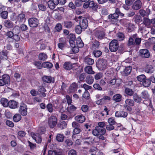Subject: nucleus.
I'll return each mask as SVG.
<instances>
[{
	"instance_id": "7ed1b4c3",
	"label": "nucleus",
	"mask_w": 155,
	"mask_h": 155,
	"mask_svg": "<svg viewBox=\"0 0 155 155\" xmlns=\"http://www.w3.org/2000/svg\"><path fill=\"white\" fill-rule=\"evenodd\" d=\"M118 48L119 43L118 41L116 39L112 40L109 44V48L111 52H116Z\"/></svg>"
},
{
	"instance_id": "4c0bfd02",
	"label": "nucleus",
	"mask_w": 155,
	"mask_h": 155,
	"mask_svg": "<svg viewBox=\"0 0 155 155\" xmlns=\"http://www.w3.org/2000/svg\"><path fill=\"white\" fill-rule=\"evenodd\" d=\"M141 96L143 99H148L149 98V94L147 91H143L141 93Z\"/></svg>"
},
{
	"instance_id": "ea45409f",
	"label": "nucleus",
	"mask_w": 155,
	"mask_h": 155,
	"mask_svg": "<svg viewBox=\"0 0 155 155\" xmlns=\"http://www.w3.org/2000/svg\"><path fill=\"white\" fill-rule=\"evenodd\" d=\"M77 109V107L73 105H70L68 107L67 109V110L70 113H72L75 110Z\"/></svg>"
},
{
	"instance_id": "338daca9",
	"label": "nucleus",
	"mask_w": 155,
	"mask_h": 155,
	"mask_svg": "<svg viewBox=\"0 0 155 155\" xmlns=\"http://www.w3.org/2000/svg\"><path fill=\"white\" fill-rule=\"evenodd\" d=\"M116 82V79L115 78H110V79L107 82L108 84L110 85H114L115 84Z\"/></svg>"
},
{
	"instance_id": "5fc2aeb1",
	"label": "nucleus",
	"mask_w": 155,
	"mask_h": 155,
	"mask_svg": "<svg viewBox=\"0 0 155 155\" xmlns=\"http://www.w3.org/2000/svg\"><path fill=\"white\" fill-rule=\"evenodd\" d=\"M93 54L94 56L96 58L100 57L102 54L101 51L99 50H95L93 52Z\"/></svg>"
},
{
	"instance_id": "2eb2a0df",
	"label": "nucleus",
	"mask_w": 155,
	"mask_h": 155,
	"mask_svg": "<svg viewBox=\"0 0 155 155\" xmlns=\"http://www.w3.org/2000/svg\"><path fill=\"white\" fill-rule=\"evenodd\" d=\"M18 103L13 100H11L9 102L8 107L11 108L15 109L18 107Z\"/></svg>"
},
{
	"instance_id": "9d476101",
	"label": "nucleus",
	"mask_w": 155,
	"mask_h": 155,
	"mask_svg": "<svg viewBox=\"0 0 155 155\" xmlns=\"http://www.w3.org/2000/svg\"><path fill=\"white\" fill-rule=\"evenodd\" d=\"M31 135L33 139L35 140L36 143H40L42 141L41 136L38 134H35L33 132L31 134Z\"/></svg>"
},
{
	"instance_id": "a878e982",
	"label": "nucleus",
	"mask_w": 155,
	"mask_h": 155,
	"mask_svg": "<svg viewBox=\"0 0 155 155\" xmlns=\"http://www.w3.org/2000/svg\"><path fill=\"white\" fill-rule=\"evenodd\" d=\"M77 85L76 83H73L69 87V92H74L77 88Z\"/></svg>"
},
{
	"instance_id": "39448f33",
	"label": "nucleus",
	"mask_w": 155,
	"mask_h": 155,
	"mask_svg": "<svg viewBox=\"0 0 155 155\" xmlns=\"http://www.w3.org/2000/svg\"><path fill=\"white\" fill-rule=\"evenodd\" d=\"M28 24L31 27H37L39 24V20L35 18H29L28 20Z\"/></svg>"
},
{
	"instance_id": "e2e57ef3",
	"label": "nucleus",
	"mask_w": 155,
	"mask_h": 155,
	"mask_svg": "<svg viewBox=\"0 0 155 155\" xmlns=\"http://www.w3.org/2000/svg\"><path fill=\"white\" fill-rule=\"evenodd\" d=\"M82 111L84 113L88 111L89 109L88 106L86 105H83L81 107Z\"/></svg>"
},
{
	"instance_id": "ddd939ff",
	"label": "nucleus",
	"mask_w": 155,
	"mask_h": 155,
	"mask_svg": "<svg viewBox=\"0 0 155 155\" xmlns=\"http://www.w3.org/2000/svg\"><path fill=\"white\" fill-rule=\"evenodd\" d=\"M127 113L123 111H116L115 113V116L117 117H123L125 118L127 116Z\"/></svg>"
},
{
	"instance_id": "9b49d317",
	"label": "nucleus",
	"mask_w": 155,
	"mask_h": 155,
	"mask_svg": "<svg viewBox=\"0 0 155 155\" xmlns=\"http://www.w3.org/2000/svg\"><path fill=\"white\" fill-rule=\"evenodd\" d=\"M141 56L143 58H148L150 56V53L147 49H142L139 51Z\"/></svg>"
},
{
	"instance_id": "864d4df0",
	"label": "nucleus",
	"mask_w": 155,
	"mask_h": 155,
	"mask_svg": "<svg viewBox=\"0 0 155 155\" xmlns=\"http://www.w3.org/2000/svg\"><path fill=\"white\" fill-rule=\"evenodd\" d=\"M119 16L117 14L114 13L110 14L108 16V18L110 20L117 19L118 18Z\"/></svg>"
},
{
	"instance_id": "e433bc0d",
	"label": "nucleus",
	"mask_w": 155,
	"mask_h": 155,
	"mask_svg": "<svg viewBox=\"0 0 155 155\" xmlns=\"http://www.w3.org/2000/svg\"><path fill=\"white\" fill-rule=\"evenodd\" d=\"M124 91L126 94L130 96H132L134 94V91L132 90L128 87L126 88Z\"/></svg>"
},
{
	"instance_id": "37998d69",
	"label": "nucleus",
	"mask_w": 155,
	"mask_h": 155,
	"mask_svg": "<svg viewBox=\"0 0 155 155\" xmlns=\"http://www.w3.org/2000/svg\"><path fill=\"white\" fill-rule=\"evenodd\" d=\"M150 84V81L148 79L146 78L142 83V84L145 87H149Z\"/></svg>"
},
{
	"instance_id": "f3484780",
	"label": "nucleus",
	"mask_w": 155,
	"mask_h": 155,
	"mask_svg": "<svg viewBox=\"0 0 155 155\" xmlns=\"http://www.w3.org/2000/svg\"><path fill=\"white\" fill-rule=\"evenodd\" d=\"M2 79L7 84H10V78L9 76L7 74L3 75L2 77Z\"/></svg>"
},
{
	"instance_id": "de8ad7c7",
	"label": "nucleus",
	"mask_w": 155,
	"mask_h": 155,
	"mask_svg": "<svg viewBox=\"0 0 155 155\" xmlns=\"http://www.w3.org/2000/svg\"><path fill=\"white\" fill-rule=\"evenodd\" d=\"M117 36L118 40L120 41H123L125 38L124 34L122 33H118L117 34Z\"/></svg>"
},
{
	"instance_id": "c85d7f7f",
	"label": "nucleus",
	"mask_w": 155,
	"mask_h": 155,
	"mask_svg": "<svg viewBox=\"0 0 155 155\" xmlns=\"http://www.w3.org/2000/svg\"><path fill=\"white\" fill-rule=\"evenodd\" d=\"M70 35L72 36V38H70L69 41L71 47H74L75 46L76 44V42H75V36L73 35Z\"/></svg>"
},
{
	"instance_id": "f704fd0d",
	"label": "nucleus",
	"mask_w": 155,
	"mask_h": 155,
	"mask_svg": "<svg viewBox=\"0 0 155 155\" xmlns=\"http://www.w3.org/2000/svg\"><path fill=\"white\" fill-rule=\"evenodd\" d=\"M122 96L120 94H117L114 95L113 97V100L116 102H119L121 100Z\"/></svg>"
},
{
	"instance_id": "393cba45",
	"label": "nucleus",
	"mask_w": 155,
	"mask_h": 155,
	"mask_svg": "<svg viewBox=\"0 0 155 155\" xmlns=\"http://www.w3.org/2000/svg\"><path fill=\"white\" fill-rule=\"evenodd\" d=\"M76 44L77 47L81 48L84 46V43L82 42L81 38L78 37L76 40Z\"/></svg>"
},
{
	"instance_id": "6ab92c4d",
	"label": "nucleus",
	"mask_w": 155,
	"mask_h": 155,
	"mask_svg": "<svg viewBox=\"0 0 155 155\" xmlns=\"http://www.w3.org/2000/svg\"><path fill=\"white\" fill-rule=\"evenodd\" d=\"M8 55V52L6 50H3L0 53V58L1 59L7 60Z\"/></svg>"
},
{
	"instance_id": "0eeeda50",
	"label": "nucleus",
	"mask_w": 155,
	"mask_h": 155,
	"mask_svg": "<svg viewBox=\"0 0 155 155\" xmlns=\"http://www.w3.org/2000/svg\"><path fill=\"white\" fill-rule=\"evenodd\" d=\"M57 119L56 117L51 116L48 119V123L51 128H53L56 125Z\"/></svg>"
},
{
	"instance_id": "69168bd1",
	"label": "nucleus",
	"mask_w": 155,
	"mask_h": 155,
	"mask_svg": "<svg viewBox=\"0 0 155 155\" xmlns=\"http://www.w3.org/2000/svg\"><path fill=\"white\" fill-rule=\"evenodd\" d=\"M62 29V26L61 24L58 23L55 27V29L58 32H60Z\"/></svg>"
},
{
	"instance_id": "bb28decb",
	"label": "nucleus",
	"mask_w": 155,
	"mask_h": 155,
	"mask_svg": "<svg viewBox=\"0 0 155 155\" xmlns=\"http://www.w3.org/2000/svg\"><path fill=\"white\" fill-rule=\"evenodd\" d=\"M89 8H92V9L94 10L97 9L98 8V6L96 3H94V1H91L90 2H88Z\"/></svg>"
},
{
	"instance_id": "dca6fc26",
	"label": "nucleus",
	"mask_w": 155,
	"mask_h": 155,
	"mask_svg": "<svg viewBox=\"0 0 155 155\" xmlns=\"http://www.w3.org/2000/svg\"><path fill=\"white\" fill-rule=\"evenodd\" d=\"M38 90L41 94L40 95L41 97H45L46 94L45 92L46 91V89L42 85H40L38 87Z\"/></svg>"
},
{
	"instance_id": "5701e85b",
	"label": "nucleus",
	"mask_w": 155,
	"mask_h": 155,
	"mask_svg": "<svg viewBox=\"0 0 155 155\" xmlns=\"http://www.w3.org/2000/svg\"><path fill=\"white\" fill-rule=\"evenodd\" d=\"M75 120L78 122L82 123L85 120V117L82 115H78L75 117Z\"/></svg>"
},
{
	"instance_id": "1a4fd4ad",
	"label": "nucleus",
	"mask_w": 155,
	"mask_h": 155,
	"mask_svg": "<svg viewBox=\"0 0 155 155\" xmlns=\"http://www.w3.org/2000/svg\"><path fill=\"white\" fill-rule=\"evenodd\" d=\"M79 25L83 30H84L86 29L88 26L87 19L86 18L80 19L79 20Z\"/></svg>"
},
{
	"instance_id": "b1692460",
	"label": "nucleus",
	"mask_w": 155,
	"mask_h": 155,
	"mask_svg": "<svg viewBox=\"0 0 155 155\" xmlns=\"http://www.w3.org/2000/svg\"><path fill=\"white\" fill-rule=\"evenodd\" d=\"M63 68L65 70H69L72 69V65L70 62H65L63 64Z\"/></svg>"
},
{
	"instance_id": "052dcab7",
	"label": "nucleus",
	"mask_w": 155,
	"mask_h": 155,
	"mask_svg": "<svg viewBox=\"0 0 155 155\" xmlns=\"http://www.w3.org/2000/svg\"><path fill=\"white\" fill-rule=\"evenodd\" d=\"M8 12L6 11H2L0 13V16L4 19H6L8 17Z\"/></svg>"
},
{
	"instance_id": "20e7f679",
	"label": "nucleus",
	"mask_w": 155,
	"mask_h": 155,
	"mask_svg": "<svg viewBox=\"0 0 155 155\" xmlns=\"http://www.w3.org/2000/svg\"><path fill=\"white\" fill-rule=\"evenodd\" d=\"M106 130L104 128H101L99 126H96L95 129L92 131L93 134L95 136H98L100 134H105Z\"/></svg>"
},
{
	"instance_id": "a18cd8bd",
	"label": "nucleus",
	"mask_w": 155,
	"mask_h": 155,
	"mask_svg": "<svg viewBox=\"0 0 155 155\" xmlns=\"http://www.w3.org/2000/svg\"><path fill=\"white\" fill-rule=\"evenodd\" d=\"M38 58L40 60L44 61L47 59V56L44 53H41L39 54Z\"/></svg>"
},
{
	"instance_id": "aec40b11",
	"label": "nucleus",
	"mask_w": 155,
	"mask_h": 155,
	"mask_svg": "<svg viewBox=\"0 0 155 155\" xmlns=\"http://www.w3.org/2000/svg\"><path fill=\"white\" fill-rule=\"evenodd\" d=\"M5 26L8 28H10L13 27L14 25L13 22L10 20H5L4 21Z\"/></svg>"
},
{
	"instance_id": "c03bdc74",
	"label": "nucleus",
	"mask_w": 155,
	"mask_h": 155,
	"mask_svg": "<svg viewBox=\"0 0 155 155\" xmlns=\"http://www.w3.org/2000/svg\"><path fill=\"white\" fill-rule=\"evenodd\" d=\"M73 25L72 22L70 21H64V26L68 28H71Z\"/></svg>"
},
{
	"instance_id": "13d9d810",
	"label": "nucleus",
	"mask_w": 155,
	"mask_h": 155,
	"mask_svg": "<svg viewBox=\"0 0 155 155\" xmlns=\"http://www.w3.org/2000/svg\"><path fill=\"white\" fill-rule=\"evenodd\" d=\"M146 78V76L144 74H141L137 77V80L143 82Z\"/></svg>"
},
{
	"instance_id": "8fccbe9b",
	"label": "nucleus",
	"mask_w": 155,
	"mask_h": 155,
	"mask_svg": "<svg viewBox=\"0 0 155 155\" xmlns=\"http://www.w3.org/2000/svg\"><path fill=\"white\" fill-rule=\"evenodd\" d=\"M48 7L51 9H53L57 5L51 0L47 2Z\"/></svg>"
},
{
	"instance_id": "473e14b6",
	"label": "nucleus",
	"mask_w": 155,
	"mask_h": 155,
	"mask_svg": "<svg viewBox=\"0 0 155 155\" xmlns=\"http://www.w3.org/2000/svg\"><path fill=\"white\" fill-rule=\"evenodd\" d=\"M12 31L14 35H18L20 32V27L18 26H15L12 29Z\"/></svg>"
},
{
	"instance_id": "6e6d98bb",
	"label": "nucleus",
	"mask_w": 155,
	"mask_h": 155,
	"mask_svg": "<svg viewBox=\"0 0 155 155\" xmlns=\"http://www.w3.org/2000/svg\"><path fill=\"white\" fill-rule=\"evenodd\" d=\"M82 28L80 25H77L75 27V31L78 34H81L82 30H83Z\"/></svg>"
},
{
	"instance_id": "f8f14e48",
	"label": "nucleus",
	"mask_w": 155,
	"mask_h": 155,
	"mask_svg": "<svg viewBox=\"0 0 155 155\" xmlns=\"http://www.w3.org/2000/svg\"><path fill=\"white\" fill-rule=\"evenodd\" d=\"M154 71V67L151 65L147 64L144 68V71L148 74H151Z\"/></svg>"
},
{
	"instance_id": "603ef678",
	"label": "nucleus",
	"mask_w": 155,
	"mask_h": 155,
	"mask_svg": "<svg viewBox=\"0 0 155 155\" xmlns=\"http://www.w3.org/2000/svg\"><path fill=\"white\" fill-rule=\"evenodd\" d=\"M109 110H108L106 106L104 107V108L103 111L101 112L100 114V115L102 117H103L105 114L107 115L109 114Z\"/></svg>"
},
{
	"instance_id": "72a5a7b5",
	"label": "nucleus",
	"mask_w": 155,
	"mask_h": 155,
	"mask_svg": "<svg viewBox=\"0 0 155 155\" xmlns=\"http://www.w3.org/2000/svg\"><path fill=\"white\" fill-rule=\"evenodd\" d=\"M143 23L147 27H149L150 25L151 20L148 18L144 17L143 18Z\"/></svg>"
},
{
	"instance_id": "6e6552de",
	"label": "nucleus",
	"mask_w": 155,
	"mask_h": 155,
	"mask_svg": "<svg viewBox=\"0 0 155 155\" xmlns=\"http://www.w3.org/2000/svg\"><path fill=\"white\" fill-rule=\"evenodd\" d=\"M142 6V3L140 0L136 1L133 3L132 6V8L135 10H137L141 8Z\"/></svg>"
},
{
	"instance_id": "bf43d9fd",
	"label": "nucleus",
	"mask_w": 155,
	"mask_h": 155,
	"mask_svg": "<svg viewBox=\"0 0 155 155\" xmlns=\"http://www.w3.org/2000/svg\"><path fill=\"white\" fill-rule=\"evenodd\" d=\"M5 35L8 38H12L14 35V34H13V32H12V31H9L6 33Z\"/></svg>"
},
{
	"instance_id": "c756f323",
	"label": "nucleus",
	"mask_w": 155,
	"mask_h": 155,
	"mask_svg": "<svg viewBox=\"0 0 155 155\" xmlns=\"http://www.w3.org/2000/svg\"><path fill=\"white\" fill-rule=\"evenodd\" d=\"M132 67L131 66H127L124 70L123 74L125 76L129 74L132 70Z\"/></svg>"
},
{
	"instance_id": "0e129e2a",
	"label": "nucleus",
	"mask_w": 155,
	"mask_h": 155,
	"mask_svg": "<svg viewBox=\"0 0 155 155\" xmlns=\"http://www.w3.org/2000/svg\"><path fill=\"white\" fill-rule=\"evenodd\" d=\"M14 77L15 78L16 80L18 82L21 81V79L20 78L21 75L17 73H15L14 75Z\"/></svg>"
},
{
	"instance_id": "f257e3e1",
	"label": "nucleus",
	"mask_w": 155,
	"mask_h": 155,
	"mask_svg": "<svg viewBox=\"0 0 155 155\" xmlns=\"http://www.w3.org/2000/svg\"><path fill=\"white\" fill-rule=\"evenodd\" d=\"M142 39L138 37L137 34H135L131 35L129 38L127 45L128 46L134 47L140 45Z\"/></svg>"
},
{
	"instance_id": "a19ab883",
	"label": "nucleus",
	"mask_w": 155,
	"mask_h": 155,
	"mask_svg": "<svg viewBox=\"0 0 155 155\" xmlns=\"http://www.w3.org/2000/svg\"><path fill=\"white\" fill-rule=\"evenodd\" d=\"M1 103L4 107H6L8 105L9 102L7 99L3 98H1Z\"/></svg>"
},
{
	"instance_id": "412c9836",
	"label": "nucleus",
	"mask_w": 155,
	"mask_h": 155,
	"mask_svg": "<svg viewBox=\"0 0 155 155\" xmlns=\"http://www.w3.org/2000/svg\"><path fill=\"white\" fill-rule=\"evenodd\" d=\"M84 70L86 73L89 74H94L95 73L94 71H93L91 66H88L85 67Z\"/></svg>"
},
{
	"instance_id": "4d7b16f0",
	"label": "nucleus",
	"mask_w": 155,
	"mask_h": 155,
	"mask_svg": "<svg viewBox=\"0 0 155 155\" xmlns=\"http://www.w3.org/2000/svg\"><path fill=\"white\" fill-rule=\"evenodd\" d=\"M18 19L21 21H23L25 20V15L23 13L19 14L18 16Z\"/></svg>"
},
{
	"instance_id": "cd10ccee",
	"label": "nucleus",
	"mask_w": 155,
	"mask_h": 155,
	"mask_svg": "<svg viewBox=\"0 0 155 155\" xmlns=\"http://www.w3.org/2000/svg\"><path fill=\"white\" fill-rule=\"evenodd\" d=\"M42 80L44 82L49 83L51 82L52 78L50 76H44L42 77Z\"/></svg>"
},
{
	"instance_id": "f03ea898",
	"label": "nucleus",
	"mask_w": 155,
	"mask_h": 155,
	"mask_svg": "<svg viewBox=\"0 0 155 155\" xmlns=\"http://www.w3.org/2000/svg\"><path fill=\"white\" fill-rule=\"evenodd\" d=\"M97 67L100 70L105 69L107 66V61L106 59L101 58L99 59L97 63Z\"/></svg>"
},
{
	"instance_id": "79ce46f5",
	"label": "nucleus",
	"mask_w": 155,
	"mask_h": 155,
	"mask_svg": "<svg viewBox=\"0 0 155 155\" xmlns=\"http://www.w3.org/2000/svg\"><path fill=\"white\" fill-rule=\"evenodd\" d=\"M21 117L20 114H16L14 115L13 117V119L14 121L15 122H18L21 119Z\"/></svg>"
},
{
	"instance_id": "7c9ffc66",
	"label": "nucleus",
	"mask_w": 155,
	"mask_h": 155,
	"mask_svg": "<svg viewBox=\"0 0 155 155\" xmlns=\"http://www.w3.org/2000/svg\"><path fill=\"white\" fill-rule=\"evenodd\" d=\"M133 98L134 101L137 103H140L142 101L141 97H139L136 93L133 95Z\"/></svg>"
},
{
	"instance_id": "680f3d73",
	"label": "nucleus",
	"mask_w": 155,
	"mask_h": 155,
	"mask_svg": "<svg viewBox=\"0 0 155 155\" xmlns=\"http://www.w3.org/2000/svg\"><path fill=\"white\" fill-rule=\"evenodd\" d=\"M108 122L110 124L114 125L116 123L115 120L114 118L113 117H111L109 118L108 120Z\"/></svg>"
},
{
	"instance_id": "a211bd4d",
	"label": "nucleus",
	"mask_w": 155,
	"mask_h": 155,
	"mask_svg": "<svg viewBox=\"0 0 155 155\" xmlns=\"http://www.w3.org/2000/svg\"><path fill=\"white\" fill-rule=\"evenodd\" d=\"M94 81V78L91 75H88L86 77L85 81L88 84H92L93 83Z\"/></svg>"
},
{
	"instance_id": "2f4dec72",
	"label": "nucleus",
	"mask_w": 155,
	"mask_h": 155,
	"mask_svg": "<svg viewBox=\"0 0 155 155\" xmlns=\"http://www.w3.org/2000/svg\"><path fill=\"white\" fill-rule=\"evenodd\" d=\"M79 73H77L76 75L79 78V81H78L80 82L84 81L86 77V75L85 73H84L81 74L79 75Z\"/></svg>"
},
{
	"instance_id": "423d86ee",
	"label": "nucleus",
	"mask_w": 155,
	"mask_h": 155,
	"mask_svg": "<svg viewBox=\"0 0 155 155\" xmlns=\"http://www.w3.org/2000/svg\"><path fill=\"white\" fill-rule=\"evenodd\" d=\"M27 105L25 104H21L19 109V112L22 116H25L27 114Z\"/></svg>"
},
{
	"instance_id": "09e8293b",
	"label": "nucleus",
	"mask_w": 155,
	"mask_h": 155,
	"mask_svg": "<svg viewBox=\"0 0 155 155\" xmlns=\"http://www.w3.org/2000/svg\"><path fill=\"white\" fill-rule=\"evenodd\" d=\"M126 105L130 106H133L134 104V101L132 99H127L125 101Z\"/></svg>"
},
{
	"instance_id": "3c124183",
	"label": "nucleus",
	"mask_w": 155,
	"mask_h": 155,
	"mask_svg": "<svg viewBox=\"0 0 155 155\" xmlns=\"http://www.w3.org/2000/svg\"><path fill=\"white\" fill-rule=\"evenodd\" d=\"M56 140L58 142H62L64 139V136L63 134H58L56 137Z\"/></svg>"
},
{
	"instance_id": "774afa93",
	"label": "nucleus",
	"mask_w": 155,
	"mask_h": 155,
	"mask_svg": "<svg viewBox=\"0 0 155 155\" xmlns=\"http://www.w3.org/2000/svg\"><path fill=\"white\" fill-rule=\"evenodd\" d=\"M93 87L94 89L98 91H101L102 90V88L98 84H94L93 85Z\"/></svg>"
},
{
	"instance_id": "4468645a",
	"label": "nucleus",
	"mask_w": 155,
	"mask_h": 155,
	"mask_svg": "<svg viewBox=\"0 0 155 155\" xmlns=\"http://www.w3.org/2000/svg\"><path fill=\"white\" fill-rule=\"evenodd\" d=\"M140 14L142 17L148 16L150 13V10L147 8L146 10L143 9H140L139 11Z\"/></svg>"
},
{
	"instance_id": "49530a36",
	"label": "nucleus",
	"mask_w": 155,
	"mask_h": 155,
	"mask_svg": "<svg viewBox=\"0 0 155 155\" xmlns=\"http://www.w3.org/2000/svg\"><path fill=\"white\" fill-rule=\"evenodd\" d=\"M146 43L149 46L154 45L155 43V38L153 37L149 38Z\"/></svg>"
},
{
	"instance_id": "58836bf2",
	"label": "nucleus",
	"mask_w": 155,
	"mask_h": 155,
	"mask_svg": "<svg viewBox=\"0 0 155 155\" xmlns=\"http://www.w3.org/2000/svg\"><path fill=\"white\" fill-rule=\"evenodd\" d=\"M42 66L44 68H51L53 66V64L49 62H45L42 63Z\"/></svg>"
},
{
	"instance_id": "4be33fe9",
	"label": "nucleus",
	"mask_w": 155,
	"mask_h": 155,
	"mask_svg": "<svg viewBox=\"0 0 155 155\" xmlns=\"http://www.w3.org/2000/svg\"><path fill=\"white\" fill-rule=\"evenodd\" d=\"M84 61L85 64L89 65H92L94 62V60L87 56L86 57L84 60Z\"/></svg>"
},
{
	"instance_id": "c9c22d12",
	"label": "nucleus",
	"mask_w": 155,
	"mask_h": 155,
	"mask_svg": "<svg viewBox=\"0 0 155 155\" xmlns=\"http://www.w3.org/2000/svg\"><path fill=\"white\" fill-rule=\"evenodd\" d=\"M96 35L98 38H101L104 36V32L102 31L97 30L96 33Z\"/></svg>"
}]
</instances>
